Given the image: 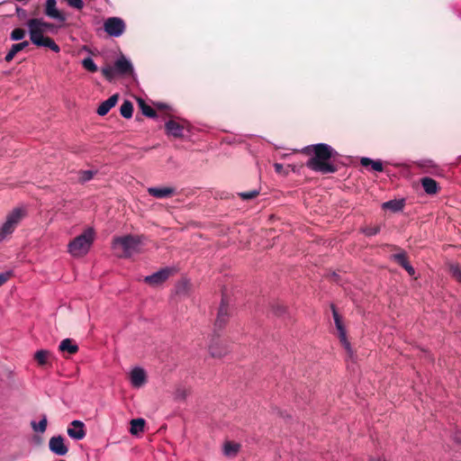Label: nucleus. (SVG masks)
Here are the masks:
<instances>
[{
	"label": "nucleus",
	"mask_w": 461,
	"mask_h": 461,
	"mask_svg": "<svg viewBox=\"0 0 461 461\" xmlns=\"http://www.w3.org/2000/svg\"><path fill=\"white\" fill-rule=\"evenodd\" d=\"M306 149L313 151V156L306 163L307 167L322 174L336 171V167L330 162V159L336 157L338 152L331 146L326 143H318Z\"/></svg>",
	"instance_id": "obj_1"
},
{
	"label": "nucleus",
	"mask_w": 461,
	"mask_h": 461,
	"mask_svg": "<svg viewBox=\"0 0 461 461\" xmlns=\"http://www.w3.org/2000/svg\"><path fill=\"white\" fill-rule=\"evenodd\" d=\"M140 237L133 235L116 237L112 243V248L119 258H131L140 251Z\"/></svg>",
	"instance_id": "obj_2"
},
{
	"label": "nucleus",
	"mask_w": 461,
	"mask_h": 461,
	"mask_svg": "<svg viewBox=\"0 0 461 461\" xmlns=\"http://www.w3.org/2000/svg\"><path fill=\"white\" fill-rule=\"evenodd\" d=\"M95 237V230L93 228H87L82 234L78 235L68 243V253L74 258L84 257L90 250Z\"/></svg>",
	"instance_id": "obj_3"
},
{
	"label": "nucleus",
	"mask_w": 461,
	"mask_h": 461,
	"mask_svg": "<svg viewBox=\"0 0 461 461\" xmlns=\"http://www.w3.org/2000/svg\"><path fill=\"white\" fill-rule=\"evenodd\" d=\"M30 41L38 47H46L54 52H59L60 48L50 37L44 36V32L41 30L35 20L30 19L27 23Z\"/></svg>",
	"instance_id": "obj_4"
},
{
	"label": "nucleus",
	"mask_w": 461,
	"mask_h": 461,
	"mask_svg": "<svg viewBox=\"0 0 461 461\" xmlns=\"http://www.w3.org/2000/svg\"><path fill=\"white\" fill-rule=\"evenodd\" d=\"M23 211L19 208L14 209L12 212H10L5 223L0 228V242L6 239L7 236L12 234L22 220Z\"/></svg>",
	"instance_id": "obj_5"
},
{
	"label": "nucleus",
	"mask_w": 461,
	"mask_h": 461,
	"mask_svg": "<svg viewBox=\"0 0 461 461\" xmlns=\"http://www.w3.org/2000/svg\"><path fill=\"white\" fill-rule=\"evenodd\" d=\"M104 30L109 36L118 38L124 33L126 23L121 17H109L104 22Z\"/></svg>",
	"instance_id": "obj_6"
},
{
	"label": "nucleus",
	"mask_w": 461,
	"mask_h": 461,
	"mask_svg": "<svg viewBox=\"0 0 461 461\" xmlns=\"http://www.w3.org/2000/svg\"><path fill=\"white\" fill-rule=\"evenodd\" d=\"M113 66L118 76H131L134 73L131 59L122 54L115 59Z\"/></svg>",
	"instance_id": "obj_7"
},
{
	"label": "nucleus",
	"mask_w": 461,
	"mask_h": 461,
	"mask_svg": "<svg viewBox=\"0 0 461 461\" xmlns=\"http://www.w3.org/2000/svg\"><path fill=\"white\" fill-rule=\"evenodd\" d=\"M186 127L187 122L185 121L168 120L165 123L166 133L174 138H182Z\"/></svg>",
	"instance_id": "obj_8"
},
{
	"label": "nucleus",
	"mask_w": 461,
	"mask_h": 461,
	"mask_svg": "<svg viewBox=\"0 0 461 461\" xmlns=\"http://www.w3.org/2000/svg\"><path fill=\"white\" fill-rule=\"evenodd\" d=\"M44 14L50 19H54L61 23L66 21V16L57 8V0L46 1L44 5Z\"/></svg>",
	"instance_id": "obj_9"
},
{
	"label": "nucleus",
	"mask_w": 461,
	"mask_h": 461,
	"mask_svg": "<svg viewBox=\"0 0 461 461\" xmlns=\"http://www.w3.org/2000/svg\"><path fill=\"white\" fill-rule=\"evenodd\" d=\"M67 432L72 439L81 440L86 437L85 424L81 420H73Z\"/></svg>",
	"instance_id": "obj_10"
},
{
	"label": "nucleus",
	"mask_w": 461,
	"mask_h": 461,
	"mask_svg": "<svg viewBox=\"0 0 461 461\" xmlns=\"http://www.w3.org/2000/svg\"><path fill=\"white\" fill-rule=\"evenodd\" d=\"M333 318L339 333V340L341 344L344 346V348L347 349V351L351 354V348L349 342L347 339L346 330L342 324L339 313L336 312L335 309H333Z\"/></svg>",
	"instance_id": "obj_11"
},
{
	"label": "nucleus",
	"mask_w": 461,
	"mask_h": 461,
	"mask_svg": "<svg viewBox=\"0 0 461 461\" xmlns=\"http://www.w3.org/2000/svg\"><path fill=\"white\" fill-rule=\"evenodd\" d=\"M50 450L58 455V456H65L68 448L64 443V438L61 436H54L50 438L49 441Z\"/></svg>",
	"instance_id": "obj_12"
},
{
	"label": "nucleus",
	"mask_w": 461,
	"mask_h": 461,
	"mask_svg": "<svg viewBox=\"0 0 461 461\" xmlns=\"http://www.w3.org/2000/svg\"><path fill=\"white\" fill-rule=\"evenodd\" d=\"M146 372L141 367H134L130 373V381L133 387L140 388L146 383Z\"/></svg>",
	"instance_id": "obj_13"
},
{
	"label": "nucleus",
	"mask_w": 461,
	"mask_h": 461,
	"mask_svg": "<svg viewBox=\"0 0 461 461\" xmlns=\"http://www.w3.org/2000/svg\"><path fill=\"white\" fill-rule=\"evenodd\" d=\"M169 274H170L169 269H167V268L160 269L159 271H158L150 276H147L144 278V280L146 283L156 286V285H158L162 284L163 282H165L168 278Z\"/></svg>",
	"instance_id": "obj_14"
},
{
	"label": "nucleus",
	"mask_w": 461,
	"mask_h": 461,
	"mask_svg": "<svg viewBox=\"0 0 461 461\" xmlns=\"http://www.w3.org/2000/svg\"><path fill=\"white\" fill-rule=\"evenodd\" d=\"M148 193L156 198H166L175 194V189L169 186H155L148 188Z\"/></svg>",
	"instance_id": "obj_15"
},
{
	"label": "nucleus",
	"mask_w": 461,
	"mask_h": 461,
	"mask_svg": "<svg viewBox=\"0 0 461 461\" xmlns=\"http://www.w3.org/2000/svg\"><path fill=\"white\" fill-rule=\"evenodd\" d=\"M119 99L117 94L113 95L107 100L104 101L97 108V113L100 116H104L109 113V111L115 106Z\"/></svg>",
	"instance_id": "obj_16"
},
{
	"label": "nucleus",
	"mask_w": 461,
	"mask_h": 461,
	"mask_svg": "<svg viewBox=\"0 0 461 461\" xmlns=\"http://www.w3.org/2000/svg\"><path fill=\"white\" fill-rule=\"evenodd\" d=\"M29 46V41H23L19 43L13 44L10 50L7 52V54L5 57V59L6 62H10L14 59L15 55L27 48Z\"/></svg>",
	"instance_id": "obj_17"
},
{
	"label": "nucleus",
	"mask_w": 461,
	"mask_h": 461,
	"mask_svg": "<svg viewBox=\"0 0 461 461\" xmlns=\"http://www.w3.org/2000/svg\"><path fill=\"white\" fill-rule=\"evenodd\" d=\"M420 183L428 194H435L438 192V183L433 178L429 176L422 177Z\"/></svg>",
	"instance_id": "obj_18"
},
{
	"label": "nucleus",
	"mask_w": 461,
	"mask_h": 461,
	"mask_svg": "<svg viewBox=\"0 0 461 461\" xmlns=\"http://www.w3.org/2000/svg\"><path fill=\"white\" fill-rule=\"evenodd\" d=\"M360 164L363 167L371 166L372 169L376 172H382L384 170L383 162L380 159L374 160L372 158L364 157L360 159Z\"/></svg>",
	"instance_id": "obj_19"
},
{
	"label": "nucleus",
	"mask_w": 461,
	"mask_h": 461,
	"mask_svg": "<svg viewBox=\"0 0 461 461\" xmlns=\"http://www.w3.org/2000/svg\"><path fill=\"white\" fill-rule=\"evenodd\" d=\"M395 260L411 275H414V268L408 263L404 253H398L393 255Z\"/></svg>",
	"instance_id": "obj_20"
},
{
	"label": "nucleus",
	"mask_w": 461,
	"mask_h": 461,
	"mask_svg": "<svg viewBox=\"0 0 461 461\" xmlns=\"http://www.w3.org/2000/svg\"><path fill=\"white\" fill-rule=\"evenodd\" d=\"M60 351H67L69 354H75L78 350L77 345L74 344L70 339H63L59 347Z\"/></svg>",
	"instance_id": "obj_21"
},
{
	"label": "nucleus",
	"mask_w": 461,
	"mask_h": 461,
	"mask_svg": "<svg viewBox=\"0 0 461 461\" xmlns=\"http://www.w3.org/2000/svg\"><path fill=\"white\" fill-rule=\"evenodd\" d=\"M32 19L35 20L36 23L39 25V27L41 28L42 32L54 33L57 32V27L53 23L45 22L42 18H32Z\"/></svg>",
	"instance_id": "obj_22"
},
{
	"label": "nucleus",
	"mask_w": 461,
	"mask_h": 461,
	"mask_svg": "<svg viewBox=\"0 0 461 461\" xmlns=\"http://www.w3.org/2000/svg\"><path fill=\"white\" fill-rule=\"evenodd\" d=\"M50 355V353L48 350L41 349L35 352L34 359L39 366H43L48 364Z\"/></svg>",
	"instance_id": "obj_23"
},
{
	"label": "nucleus",
	"mask_w": 461,
	"mask_h": 461,
	"mask_svg": "<svg viewBox=\"0 0 461 461\" xmlns=\"http://www.w3.org/2000/svg\"><path fill=\"white\" fill-rule=\"evenodd\" d=\"M121 115L125 119H130L132 117L133 113V105L131 102L129 100H125L120 108Z\"/></svg>",
	"instance_id": "obj_24"
},
{
	"label": "nucleus",
	"mask_w": 461,
	"mask_h": 461,
	"mask_svg": "<svg viewBox=\"0 0 461 461\" xmlns=\"http://www.w3.org/2000/svg\"><path fill=\"white\" fill-rule=\"evenodd\" d=\"M145 421L143 419H133L131 420L130 431L132 435H136L144 429Z\"/></svg>",
	"instance_id": "obj_25"
},
{
	"label": "nucleus",
	"mask_w": 461,
	"mask_h": 461,
	"mask_svg": "<svg viewBox=\"0 0 461 461\" xmlns=\"http://www.w3.org/2000/svg\"><path fill=\"white\" fill-rule=\"evenodd\" d=\"M384 209H389L393 212H399L403 208V202L400 200H391L383 203Z\"/></svg>",
	"instance_id": "obj_26"
},
{
	"label": "nucleus",
	"mask_w": 461,
	"mask_h": 461,
	"mask_svg": "<svg viewBox=\"0 0 461 461\" xmlns=\"http://www.w3.org/2000/svg\"><path fill=\"white\" fill-rule=\"evenodd\" d=\"M240 449V445L237 443L226 442L223 447V453L227 456H234Z\"/></svg>",
	"instance_id": "obj_27"
},
{
	"label": "nucleus",
	"mask_w": 461,
	"mask_h": 461,
	"mask_svg": "<svg viewBox=\"0 0 461 461\" xmlns=\"http://www.w3.org/2000/svg\"><path fill=\"white\" fill-rule=\"evenodd\" d=\"M227 317H228V309H227V306L222 303L219 309L218 316L216 319V325H218L219 327H221L225 323Z\"/></svg>",
	"instance_id": "obj_28"
},
{
	"label": "nucleus",
	"mask_w": 461,
	"mask_h": 461,
	"mask_svg": "<svg viewBox=\"0 0 461 461\" xmlns=\"http://www.w3.org/2000/svg\"><path fill=\"white\" fill-rule=\"evenodd\" d=\"M47 423L48 420L46 416L44 415L39 422L32 420L31 422V426L35 432L44 433L47 429Z\"/></svg>",
	"instance_id": "obj_29"
},
{
	"label": "nucleus",
	"mask_w": 461,
	"mask_h": 461,
	"mask_svg": "<svg viewBox=\"0 0 461 461\" xmlns=\"http://www.w3.org/2000/svg\"><path fill=\"white\" fill-rule=\"evenodd\" d=\"M139 105H140V108L142 113L145 116L149 117V118L156 117L155 110L152 107H150L149 105L146 104L143 100H139Z\"/></svg>",
	"instance_id": "obj_30"
},
{
	"label": "nucleus",
	"mask_w": 461,
	"mask_h": 461,
	"mask_svg": "<svg viewBox=\"0 0 461 461\" xmlns=\"http://www.w3.org/2000/svg\"><path fill=\"white\" fill-rule=\"evenodd\" d=\"M82 66L85 69L90 72H96L98 68L96 64L95 63L94 59L90 57L85 58L82 60Z\"/></svg>",
	"instance_id": "obj_31"
},
{
	"label": "nucleus",
	"mask_w": 461,
	"mask_h": 461,
	"mask_svg": "<svg viewBox=\"0 0 461 461\" xmlns=\"http://www.w3.org/2000/svg\"><path fill=\"white\" fill-rule=\"evenodd\" d=\"M101 71L104 77L108 80H112L117 75L114 66H105L102 68Z\"/></svg>",
	"instance_id": "obj_32"
},
{
	"label": "nucleus",
	"mask_w": 461,
	"mask_h": 461,
	"mask_svg": "<svg viewBox=\"0 0 461 461\" xmlns=\"http://www.w3.org/2000/svg\"><path fill=\"white\" fill-rule=\"evenodd\" d=\"M25 31L22 28H15L10 34V39L14 41H21L25 37Z\"/></svg>",
	"instance_id": "obj_33"
},
{
	"label": "nucleus",
	"mask_w": 461,
	"mask_h": 461,
	"mask_svg": "<svg viewBox=\"0 0 461 461\" xmlns=\"http://www.w3.org/2000/svg\"><path fill=\"white\" fill-rule=\"evenodd\" d=\"M95 171L84 170L79 173V181L82 183L87 182L93 178Z\"/></svg>",
	"instance_id": "obj_34"
},
{
	"label": "nucleus",
	"mask_w": 461,
	"mask_h": 461,
	"mask_svg": "<svg viewBox=\"0 0 461 461\" xmlns=\"http://www.w3.org/2000/svg\"><path fill=\"white\" fill-rule=\"evenodd\" d=\"M67 5L77 10H82L85 6L83 0H64Z\"/></svg>",
	"instance_id": "obj_35"
},
{
	"label": "nucleus",
	"mask_w": 461,
	"mask_h": 461,
	"mask_svg": "<svg viewBox=\"0 0 461 461\" xmlns=\"http://www.w3.org/2000/svg\"><path fill=\"white\" fill-rule=\"evenodd\" d=\"M258 194H259V192L255 189V190H251V191H248V192L240 193L239 195L243 200H250V199L255 198Z\"/></svg>",
	"instance_id": "obj_36"
},
{
	"label": "nucleus",
	"mask_w": 461,
	"mask_h": 461,
	"mask_svg": "<svg viewBox=\"0 0 461 461\" xmlns=\"http://www.w3.org/2000/svg\"><path fill=\"white\" fill-rule=\"evenodd\" d=\"M450 273L457 281L461 282V267L458 265H451Z\"/></svg>",
	"instance_id": "obj_37"
},
{
	"label": "nucleus",
	"mask_w": 461,
	"mask_h": 461,
	"mask_svg": "<svg viewBox=\"0 0 461 461\" xmlns=\"http://www.w3.org/2000/svg\"><path fill=\"white\" fill-rule=\"evenodd\" d=\"M379 231H380V227L379 226L366 227V228L363 229V232L366 236L376 235Z\"/></svg>",
	"instance_id": "obj_38"
},
{
	"label": "nucleus",
	"mask_w": 461,
	"mask_h": 461,
	"mask_svg": "<svg viewBox=\"0 0 461 461\" xmlns=\"http://www.w3.org/2000/svg\"><path fill=\"white\" fill-rule=\"evenodd\" d=\"M274 167H275L276 172L279 175L287 176L289 173V169L284 168L283 165L280 163H275Z\"/></svg>",
	"instance_id": "obj_39"
},
{
	"label": "nucleus",
	"mask_w": 461,
	"mask_h": 461,
	"mask_svg": "<svg viewBox=\"0 0 461 461\" xmlns=\"http://www.w3.org/2000/svg\"><path fill=\"white\" fill-rule=\"evenodd\" d=\"M11 276L10 272L0 273V286L4 285Z\"/></svg>",
	"instance_id": "obj_40"
},
{
	"label": "nucleus",
	"mask_w": 461,
	"mask_h": 461,
	"mask_svg": "<svg viewBox=\"0 0 461 461\" xmlns=\"http://www.w3.org/2000/svg\"><path fill=\"white\" fill-rule=\"evenodd\" d=\"M210 352L212 354V357H221L222 356V353L221 352H218L216 351L213 347H210Z\"/></svg>",
	"instance_id": "obj_41"
},
{
	"label": "nucleus",
	"mask_w": 461,
	"mask_h": 461,
	"mask_svg": "<svg viewBox=\"0 0 461 461\" xmlns=\"http://www.w3.org/2000/svg\"><path fill=\"white\" fill-rule=\"evenodd\" d=\"M59 461H65V460H59Z\"/></svg>",
	"instance_id": "obj_42"
}]
</instances>
